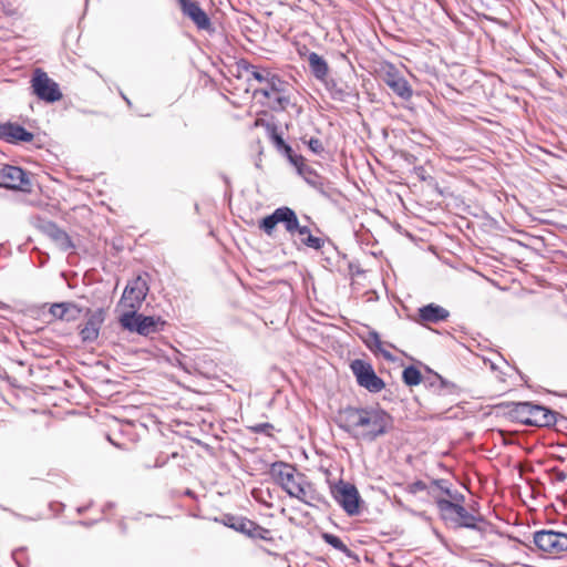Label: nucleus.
<instances>
[{"label":"nucleus","instance_id":"obj_1","mask_svg":"<svg viewBox=\"0 0 567 567\" xmlns=\"http://www.w3.org/2000/svg\"><path fill=\"white\" fill-rule=\"evenodd\" d=\"M339 426L355 440L373 442L393 426L392 416L379 406H348L340 413Z\"/></svg>","mask_w":567,"mask_h":567},{"label":"nucleus","instance_id":"obj_2","mask_svg":"<svg viewBox=\"0 0 567 567\" xmlns=\"http://www.w3.org/2000/svg\"><path fill=\"white\" fill-rule=\"evenodd\" d=\"M270 473L290 497L297 498L307 505H312V502L317 498L313 485L295 466L276 462L271 465Z\"/></svg>","mask_w":567,"mask_h":567},{"label":"nucleus","instance_id":"obj_3","mask_svg":"<svg viewBox=\"0 0 567 567\" xmlns=\"http://www.w3.org/2000/svg\"><path fill=\"white\" fill-rule=\"evenodd\" d=\"M461 503L445 498H435L440 516L444 522L457 528L481 530L480 523H484L483 516L468 512Z\"/></svg>","mask_w":567,"mask_h":567},{"label":"nucleus","instance_id":"obj_4","mask_svg":"<svg viewBox=\"0 0 567 567\" xmlns=\"http://www.w3.org/2000/svg\"><path fill=\"white\" fill-rule=\"evenodd\" d=\"M291 92V85L278 74L274 73L262 87L254 91V95H262L266 97L269 101L268 107L270 110L284 112L292 105Z\"/></svg>","mask_w":567,"mask_h":567},{"label":"nucleus","instance_id":"obj_5","mask_svg":"<svg viewBox=\"0 0 567 567\" xmlns=\"http://www.w3.org/2000/svg\"><path fill=\"white\" fill-rule=\"evenodd\" d=\"M511 413L517 421L526 425L550 426L557 421L556 412L530 402L514 403Z\"/></svg>","mask_w":567,"mask_h":567},{"label":"nucleus","instance_id":"obj_6","mask_svg":"<svg viewBox=\"0 0 567 567\" xmlns=\"http://www.w3.org/2000/svg\"><path fill=\"white\" fill-rule=\"evenodd\" d=\"M120 323L125 330L144 337L158 332L165 324L159 317L144 316L138 313L137 310L124 312L120 317Z\"/></svg>","mask_w":567,"mask_h":567},{"label":"nucleus","instance_id":"obj_7","mask_svg":"<svg viewBox=\"0 0 567 567\" xmlns=\"http://www.w3.org/2000/svg\"><path fill=\"white\" fill-rule=\"evenodd\" d=\"M298 217L295 210L288 206H281L276 208L270 215L264 217L259 221V228L271 236L276 226L278 224H282L285 230L293 236L296 234V229H298Z\"/></svg>","mask_w":567,"mask_h":567},{"label":"nucleus","instance_id":"obj_8","mask_svg":"<svg viewBox=\"0 0 567 567\" xmlns=\"http://www.w3.org/2000/svg\"><path fill=\"white\" fill-rule=\"evenodd\" d=\"M150 291L148 274H142L130 280L124 288L120 305L131 310H138Z\"/></svg>","mask_w":567,"mask_h":567},{"label":"nucleus","instance_id":"obj_9","mask_svg":"<svg viewBox=\"0 0 567 567\" xmlns=\"http://www.w3.org/2000/svg\"><path fill=\"white\" fill-rule=\"evenodd\" d=\"M217 522H220L223 525L233 528L236 532H239L244 535H247L250 538L255 539H264L267 540L270 538V530L256 524L255 522L243 517L236 516L231 514H225L219 519L216 518Z\"/></svg>","mask_w":567,"mask_h":567},{"label":"nucleus","instance_id":"obj_10","mask_svg":"<svg viewBox=\"0 0 567 567\" xmlns=\"http://www.w3.org/2000/svg\"><path fill=\"white\" fill-rule=\"evenodd\" d=\"M350 368L357 379L358 384L367 389L369 392L378 393L384 389V381L377 375L375 371L369 362L361 359H355L351 362Z\"/></svg>","mask_w":567,"mask_h":567},{"label":"nucleus","instance_id":"obj_11","mask_svg":"<svg viewBox=\"0 0 567 567\" xmlns=\"http://www.w3.org/2000/svg\"><path fill=\"white\" fill-rule=\"evenodd\" d=\"M534 544L544 553L558 555L567 551V533L543 529L534 534Z\"/></svg>","mask_w":567,"mask_h":567},{"label":"nucleus","instance_id":"obj_12","mask_svg":"<svg viewBox=\"0 0 567 567\" xmlns=\"http://www.w3.org/2000/svg\"><path fill=\"white\" fill-rule=\"evenodd\" d=\"M332 494L337 503L349 516L360 513V495L353 484L340 481L332 489Z\"/></svg>","mask_w":567,"mask_h":567},{"label":"nucleus","instance_id":"obj_13","mask_svg":"<svg viewBox=\"0 0 567 567\" xmlns=\"http://www.w3.org/2000/svg\"><path fill=\"white\" fill-rule=\"evenodd\" d=\"M33 93L42 101L53 103L62 97L59 85L45 72L37 69L32 78Z\"/></svg>","mask_w":567,"mask_h":567},{"label":"nucleus","instance_id":"obj_14","mask_svg":"<svg viewBox=\"0 0 567 567\" xmlns=\"http://www.w3.org/2000/svg\"><path fill=\"white\" fill-rule=\"evenodd\" d=\"M0 186L28 192L31 188V181L28 173L22 168L12 165H0Z\"/></svg>","mask_w":567,"mask_h":567},{"label":"nucleus","instance_id":"obj_15","mask_svg":"<svg viewBox=\"0 0 567 567\" xmlns=\"http://www.w3.org/2000/svg\"><path fill=\"white\" fill-rule=\"evenodd\" d=\"M84 315L86 317V321L80 327L79 334L82 342L92 343L99 338L101 327L105 320V311L103 308L95 310L86 308L84 310Z\"/></svg>","mask_w":567,"mask_h":567},{"label":"nucleus","instance_id":"obj_16","mask_svg":"<svg viewBox=\"0 0 567 567\" xmlns=\"http://www.w3.org/2000/svg\"><path fill=\"white\" fill-rule=\"evenodd\" d=\"M384 83L402 100H410L413 95V90L406 79L391 65L384 73Z\"/></svg>","mask_w":567,"mask_h":567},{"label":"nucleus","instance_id":"obj_17","mask_svg":"<svg viewBox=\"0 0 567 567\" xmlns=\"http://www.w3.org/2000/svg\"><path fill=\"white\" fill-rule=\"evenodd\" d=\"M183 14L189 18L199 30H209L212 22L207 13L195 0H178Z\"/></svg>","mask_w":567,"mask_h":567},{"label":"nucleus","instance_id":"obj_18","mask_svg":"<svg viewBox=\"0 0 567 567\" xmlns=\"http://www.w3.org/2000/svg\"><path fill=\"white\" fill-rule=\"evenodd\" d=\"M33 137L31 132L18 123L7 122L0 124V138L8 143H29Z\"/></svg>","mask_w":567,"mask_h":567},{"label":"nucleus","instance_id":"obj_19","mask_svg":"<svg viewBox=\"0 0 567 567\" xmlns=\"http://www.w3.org/2000/svg\"><path fill=\"white\" fill-rule=\"evenodd\" d=\"M299 174L309 186L315 188L323 197H331L333 188L331 187L330 183L317 174V172H315L311 167L301 165L299 167Z\"/></svg>","mask_w":567,"mask_h":567},{"label":"nucleus","instance_id":"obj_20","mask_svg":"<svg viewBox=\"0 0 567 567\" xmlns=\"http://www.w3.org/2000/svg\"><path fill=\"white\" fill-rule=\"evenodd\" d=\"M84 311L82 307L72 301L52 303L49 312L58 320L75 321Z\"/></svg>","mask_w":567,"mask_h":567},{"label":"nucleus","instance_id":"obj_21","mask_svg":"<svg viewBox=\"0 0 567 567\" xmlns=\"http://www.w3.org/2000/svg\"><path fill=\"white\" fill-rule=\"evenodd\" d=\"M324 87L329 92L330 96L334 101L339 102H351L358 99L355 90L348 84L340 85L336 80L328 79L323 82Z\"/></svg>","mask_w":567,"mask_h":567},{"label":"nucleus","instance_id":"obj_22","mask_svg":"<svg viewBox=\"0 0 567 567\" xmlns=\"http://www.w3.org/2000/svg\"><path fill=\"white\" fill-rule=\"evenodd\" d=\"M450 311L436 303H429L419 308V319L425 323H439L447 320Z\"/></svg>","mask_w":567,"mask_h":567},{"label":"nucleus","instance_id":"obj_23","mask_svg":"<svg viewBox=\"0 0 567 567\" xmlns=\"http://www.w3.org/2000/svg\"><path fill=\"white\" fill-rule=\"evenodd\" d=\"M307 61L312 76L321 83L326 82L330 71L328 62L316 52H309Z\"/></svg>","mask_w":567,"mask_h":567},{"label":"nucleus","instance_id":"obj_24","mask_svg":"<svg viewBox=\"0 0 567 567\" xmlns=\"http://www.w3.org/2000/svg\"><path fill=\"white\" fill-rule=\"evenodd\" d=\"M47 233L56 245V247L62 251H68L74 248V245L68 233L59 228L55 224H49L47 227Z\"/></svg>","mask_w":567,"mask_h":567},{"label":"nucleus","instance_id":"obj_25","mask_svg":"<svg viewBox=\"0 0 567 567\" xmlns=\"http://www.w3.org/2000/svg\"><path fill=\"white\" fill-rule=\"evenodd\" d=\"M451 483L447 481V480H444V478H440V480H433L432 483H431V487H430V491L429 493L431 495H434V492L435 491H440L442 492L443 494H445L446 496H449L451 499L450 501H455V502H464V495L461 494L460 492L457 491H453L451 488ZM434 498H436L435 496H433Z\"/></svg>","mask_w":567,"mask_h":567},{"label":"nucleus","instance_id":"obj_26","mask_svg":"<svg viewBox=\"0 0 567 567\" xmlns=\"http://www.w3.org/2000/svg\"><path fill=\"white\" fill-rule=\"evenodd\" d=\"M239 68H241L246 72H249L252 79H255L257 82L261 84H265L274 74V72H271L270 70L259 69L258 66H255L245 60H241L239 62Z\"/></svg>","mask_w":567,"mask_h":567},{"label":"nucleus","instance_id":"obj_27","mask_svg":"<svg viewBox=\"0 0 567 567\" xmlns=\"http://www.w3.org/2000/svg\"><path fill=\"white\" fill-rule=\"evenodd\" d=\"M430 388L434 389L439 394L451 393L455 389V384L443 379L440 374L434 373L424 381Z\"/></svg>","mask_w":567,"mask_h":567},{"label":"nucleus","instance_id":"obj_28","mask_svg":"<svg viewBox=\"0 0 567 567\" xmlns=\"http://www.w3.org/2000/svg\"><path fill=\"white\" fill-rule=\"evenodd\" d=\"M171 361L174 365L179 367L182 370L189 374L196 371L194 361L181 352H176Z\"/></svg>","mask_w":567,"mask_h":567},{"label":"nucleus","instance_id":"obj_29","mask_svg":"<svg viewBox=\"0 0 567 567\" xmlns=\"http://www.w3.org/2000/svg\"><path fill=\"white\" fill-rule=\"evenodd\" d=\"M322 539L332 546L334 549L341 551L342 554L347 555L348 557L352 556V551L348 548V546L336 535L330 533H323Z\"/></svg>","mask_w":567,"mask_h":567},{"label":"nucleus","instance_id":"obj_30","mask_svg":"<svg viewBox=\"0 0 567 567\" xmlns=\"http://www.w3.org/2000/svg\"><path fill=\"white\" fill-rule=\"evenodd\" d=\"M403 382L409 385H417L422 381V374L419 369L413 365L406 367L402 373Z\"/></svg>","mask_w":567,"mask_h":567},{"label":"nucleus","instance_id":"obj_31","mask_svg":"<svg viewBox=\"0 0 567 567\" xmlns=\"http://www.w3.org/2000/svg\"><path fill=\"white\" fill-rule=\"evenodd\" d=\"M369 348L372 349V350H375V351H379L383 354L384 358L386 359H392V354L385 350L382 349V341L380 339V336L377 331H371L369 333Z\"/></svg>","mask_w":567,"mask_h":567},{"label":"nucleus","instance_id":"obj_32","mask_svg":"<svg viewBox=\"0 0 567 567\" xmlns=\"http://www.w3.org/2000/svg\"><path fill=\"white\" fill-rule=\"evenodd\" d=\"M301 243L309 247V248H312L315 250H320L323 245H324V240L319 238V237H315L312 236L311 234H308V236L301 238Z\"/></svg>","mask_w":567,"mask_h":567},{"label":"nucleus","instance_id":"obj_33","mask_svg":"<svg viewBox=\"0 0 567 567\" xmlns=\"http://www.w3.org/2000/svg\"><path fill=\"white\" fill-rule=\"evenodd\" d=\"M12 559L16 561L18 567H27L29 565V558L24 548L13 550Z\"/></svg>","mask_w":567,"mask_h":567},{"label":"nucleus","instance_id":"obj_34","mask_svg":"<svg viewBox=\"0 0 567 567\" xmlns=\"http://www.w3.org/2000/svg\"><path fill=\"white\" fill-rule=\"evenodd\" d=\"M169 460V456L164 454V453H159L156 458H155V462L153 464L151 463H144V467L150 470V468H161L163 467L164 465L167 464Z\"/></svg>","mask_w":567,"mask_h":567},{"label":"nucleus","instance_id":"obj_35","mask_svg":"<svg viewBox=\"0 0 567 567\" xmlns=\"http://www.w3.org/2000/svg\"><path fill=\"white\" fill-rule=\"evenodd\" d=\"M308 147L310 151L317 155H321L324 152V147L322 142L317 137H311L308 141Z\"/></svg>","mask_w":567,"mask_h":567},{"label":"nucleus","instance_id":"obj_36","mask_svg":"<svg viewBox=\"0 0 567 567\" xmlns=\"http://www.w3.org/2000/svg\"><path fill=\"white\" fill-rule=\"evenodd\" d=\"M254 433H264L270 435V432L274 430V425L271 423H259L250 427Z\"/></svg>","mask_w":567,"mask_h":567},{"label":"nucleus","instance_id":"obj_37","mask_svg":"<svg viewBox=\"0 0 567 567\" xmlns=\"http://www.w3.org/2000/svg\"><path fill=\"white\" fill-rule=\"evenodd\" d=\"M427 489V485L423 481H415L408 486V491L411 494H416L419 492H423Z\"/></svg>","mask_w":567,"mask_h":567},{"label":"nucleus","instance_id":"obj_38","mask_svg":"<svg viewBox=\"0 0 567 567\" xmlns=\"http://www.w3.org/2000/svg\"><path fill=\"white\" fill-rule=\"evenodd\" d=\"M288 158L291 164H293L297 167V171L299 172V167L305 164V159L301 155L295 154L292 151L290 153H287Z\"/></svg>","mask_w":567,"mask_h":567},{"label":"nucleus","instance_id":"obj_39","mask_svg":"<svg viewBox=\"0 0 567 567\" xmlns=\"http://www.w3.org/2000/svg\"><path fill=\"white\" fill-rule=\"evenodd\" d=\"M275 141H276L278 146H282L285 148L286 153H290L291 152V147L288 144L285 143V141L282 140L281 136L275 135Z\"/></svg>","mask_w":567,"mask_h":567},{"label":"nucleus","instance_id":"obj_40","mask_svg":"<svg viewBox=\"0 0 567 567\" xmlns=\"http://www.w3.org/2000/svg\"><path fill=\"white\" fill-rule=\"evenodd\" d=\"M296 234H298L301 238L308 236V234H311L310 233V229L308 226H301L299 223H298V229H296Z\"/></svg>","mask_w":567,"mask_h":567},{"label":"nucleus","instance_id":"obj_41","mask_svg":"<svg viewBox=\"0 0 567 567\" xmlns=\"http://www.w3.org/2000/svg\"><path fill=\"white\" fill-rule=\"evenodd\" d=\"M566 478V474L564 472H558L556 474V480L557 481H564Z\"/></svg>","mask_w":567,"mask_h":567},{"label":"nucleus","instance_id":"obj_42","mask_svg":"<svg viewBox=\"0 0 567 567\" xmlns=\"http://www.w3.org/2000/svg\"><path fill=\"white\" fill-rule=\"evenodd\" d=\"M416 171H417V172H421V173H417V174H419V176L421 177V179H423V181H424V179H425V176L423 175L424 168H423V167H417V168H416Z\"/></svg>","mask_w":567,"mask_h":567},{"label":"nucleus","instance_id":"obj_43","mask_svg":"<svg viewBox=\"0 0 567 567\" xmlns=\"http://www.w3.org/2000/svg\"><path fill=\"white\" fill-rule=\"evenodd\" d=\"M79 524H81L83 526H92L94 524V522L80 520Z\"/></svg>","mask_w":567,"mask_h":567},{"label":"nucleus","instance_id":"obj_44","mask_svg":"<svg viewBox=\"0 0 567 567\" xmlns=\"http://www.w3.org/2000/svg\"><path fill=\"white\" fill-rule=\"evenodd\" d=\"M87 509V507H78V513L79 514H83L85 511Z\"/></svg>","mask_w":567,"mask_h":567},{"label":"nucleus","instance_id":"obj_45","mask_svg":"<svg viewBox=\"0 0 567 567\" xmlns=\"http://www.w3.org/2000/svg\"><path fill=\"white\" fill-rule=\"evenodd\" d=\"M123 99L126 101L128 105H131V101L125 95H123Z\"/></svg>","mask_w":567,"mask_h":567}]
</instances>
